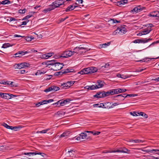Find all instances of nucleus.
<instances>
[{"mask_svg": "<svg viewBox=\"0 0 159 159\" xmlns=\"http://www.w3.org/2000/svg\"><path fill=\"white\" fill-rule=\"evenodd\" d=\"M3 126L4 127L8 129H9V128H10V126L8 125L6 123H4L3 124Z\"/></svg>", "mask_w": 159, "mask_h": 159, "instance_id": "obj_58", "label": "nucleus"}, {"mask_svg": "<svg viewBox=\"0 0 159 159\" xmlns=\"http://www.w3.org/2000/svg\"><path fill=\"white\" fill-rule=\"evenodd\" d=\"M24 154L25 155H30V154L32 155H34L37 154L40 155L44 157H45V156H46V154L44 153L38 151H35V152H25L24 153Z\"/></svg>", "mask_w": 159, "mask_h": 159, "instance_id": "obj_7", "label": "nucleus"}, {"mask_svg": "<svg viewBox=\"0 0 159 159\" xmlns=\"http://www.w3.org/2000/svg\"><path fill=\"white\" fill-rule=\"evenodd\" d=\"M105 103H101L100 104H99V106H98V107H102L104 108V107L106 106L105 105H104Z\"/></svg>", "mask_w": 159, "mask_h": 159, "instance_id": "obj_53", "label": "nucleus"}, {"mask_svg": "<svg viewBox=\"0 0 159 159\" xmlns=\"http://www.w3.org/2000/svg\"><path fill=\"white\" fill-rule=\"evenodd\" d=\"M79 48H80V47H77L75 48L74 49L73 51H72V52L73 53V55H74L75 53H77V52L80 51V50H79Z\"/></svg>", "mask_w": 159, "mask_h": 159, "instance_id": "obj_39", "label": "nucleus"}, {"mask_svg": "<svg viewBox=\"0 0 159 159\" xmlns=\"http://www.w3.org/2000/svg\"><path fill=\"white\" fill-rule=\"evenodd\" d=\"M93 96L94 98H104L103 91L98 92L95 95H94Z\"/></svg>", "mask_w": 159, "mask_h": 159, "instance_id": "obj_10", "label": "nucleus"}, {"mask_svg": "<svg viewBox=\"0 0 159 159\" xmlns=\"http://www.w3.org/2000/svg\"><path fill=\"white\" fill-rule=\"evenodd\" d=\"M115 97L117 98V100H123L124 99V98H123V96H122V94H119L116 95Z\"/></svg>", "mask_w": 159, "mask_h": 159, "instance_id": "obj_25", "label": "nucleus"}, {"mask_svg": "<svg viewBox=\"0 0 159 159\" xmlns=\"http://www.w3.org/2000/svg\"><path fill=\"white\" fill-rule=\"evenodd\" d=\"M49 129H44L42 131H38L37 132V133H46L49 130Z\"/></svg>", "mask_w": 159, "mask_h": 159, "instance_id": "obj_36", "label": "nucleus"}, {"mask_svg": "<svg viewBox=\"0 0 159 159\" xmlns=\"http://www.w3.org/2000/svg\"><path fill=\"white\" fill-rule=\"evenodd\" d=\"M73 152H75L72 150L68 151V152L69 153V154L70 155V156H71L72 154H73Z\"/></svg>", "mask_w": 159, "mask_h": 159, "instance_id": "obj_55", "label": "nucleus"}, {"mask_svg": "<svg viewBox=\"0 0 159 159\" xmlns=\"http://www.w3.org/2000/svg\"><path fill=\"white\" fill-rule=\"evenodd\" d=\"M137 95L136 94H127L126 95V97H134L137 96Z\"/></svg>", "mask_w": 159, "mask_h": 159, "instance_id": "obj_48", "label": "nucleus"}, {"mask_svg": "<svg viewBox=\"0 0 159 159\" xmlns=\"http://www.w3.org/2000/svg\"><path fill=\"white\" fill-rule=\"evenodd\" d=\"M126 32V28L124 26H121L117 28V29L114 32L113 34L115 35L118 33L120 34H123L125 33Z\"/></svg>", "mask_w": 159, "mask_h": 159, "instance_id": "obj_3", "label": "nucleus"}, {"mask_svg": "<svg viewBox=\"0 0 159 159\" xmlns=\"http://www.w3.org/2000/svg\"><path fill=\"white\" fill-rule=\"evenodd\" d=\"M116 4H117V5L118 6H121L122 5L121 2L120 1L117 2Z\"/></svg>", "mask_w": 159, "mask_h": 159, "instance_id": "obj_64", "label": "nucleus"}, {"mask_svg": "<svg viewBox=\"0 0 159 159\" xmlns=\"http://www.w3.org/2000/svg\"><path fill=\"white\" fill-rule=\"evenodd\" d=\"M141 42V39H136L133 42L134 43H140Z\"/></svg>", "mask_w": 159, "mask_h": 159, "instance_id": "obj_54", "label": "nucleus"}, {"mask_svg": "<svg viewBox=\"0 0 159 159\" xmlns=\"http://www.w3.org/2000/svg\"><path fill=\"white\" fill-rule=\"evenodd\" d=\"M73 55L72 51H66L63 52L62 54V57L68 58L71 57Z\"/></svg>", "mask_w": 159, "mask_h": 159, "instance_id": "obj_6", "label": "nucleus"}, {"mask_svg": "<svg viewBox=\"0 0 159 159\" xmlns=\"http://www.w3.org/2000/svg\"><path fill=\"white\" fill-rule=\"evenodd\" d=\"M152 40V39L149 38L148 39H147L146 38H145L143 40L141 39V42H140V43H147Z\"/></svg>", "mask_w": 159, "mask_h": 159, "instance_id": "obj_26", "label": "nucleus"}, {"mask_svg": "<svg viewBox=\"0 0 159 159\" xmlns=\"http://www.w3.org/2000/svg\"><path fill=\"white\" fill-rule=\"evenodd\" d=\"M109 66V63H107V64H105V66H102L101 67L102 68L104 67L105 68H108Z\"/></svg>", "mask_w": 159, "mask_h": 159, "instance_id": "obj_60", "label": "nucleus"}, {"mask_svg": "<svg viewBox=\"0 0 159 159\" xmlns=\"http://www.w3.org/2000/svg\"><path fill=\"white\" fill-rule=\"evenodd\" d=\"M70 133L69 131H66L64 132L61 134L59 137H65L68 136L69 134Z\"/></svg>", "mask_w": 159, "mask_h": 159, "instance_id": "obj_20", "label": "nucleus"}, {"mask_svg": "<svg viewBox=\"0 0 159 159\" xmlns=\"http://www.w3.org/2000/svg\"><path fill=\"white\" fill-rule=\"evenodd\" d=\"M79 50H80V52H85L88 50L87 49L85 48L80 47L79 48Z\"/></svg>", "mask_w": 159, "mask_h": 159, "instance_id": "obj_29", "label": "nucleus"}, {"mask_svg": "<svg viewBox=\"0 0 159 159\" xmlns=\"http://www.w3.org/2000/svg\"><path fill=\"white\" fill-rule=\"evenodd\" d=\"M120 104L119 102H116L114 103H113L111 105V108H113L114 107Z\"/></svg>", "mask_w": 159, "mask_h": 159, "instance_id": "obj_47", "label": "nucleus"}, {"mask_svg": "<svg viewBox=\"0 0 159 159\" xmlns=\"http://www.w3.org/2000/svg\"><path fill=\"white\" fill-rule=\"evenodd\" d=\"M66 1V0H57L53 2L51 4V7H52L54 9L64 4V3Z\"/></svg>", "mask_w": 159, "mask_h": 159, "instance_id": "obj_2", "label": "nucleus"}, {"mask_svg": "<svg viewBox=\"0 0 159 159\" xmlns=\"http://www.w3.org/2000/svg\"><path fill=\"white\" fill-rule=\"evenodd\" d=\"M29 20H26L25 21H23L22 22V24L21 25H25L27 23L29 22Z\"/></svg>", "mask_w": 159, "mask_h": 159, "instance_id": "obj_56", "label": "nucleus"}, {"mask_svg": "<svg viewBox=\"0 0 159 159\" xmlns=\"http://www.w3.org/2000/svg\"><path fill=\"white\" fill-rule=\"evenodd\" d=\"M128 77H129L128 76H127V75H121V78L125 79L126 78H127Z\"/></svg>", "mask_w": 159, "mask_h": 159, "instance_id": "obj_59", "label": "nucleus"}, {"mask_svg": "<svg viewBox=\"0 0 159 159\" xmlns=\"http://www.w3.org/2000/svg\"><path fill=\"white\" fill-rule=\"evenodd\" d=\"M73 10V5H70L68 6L66 9L65 11L68 12Z\"/></svg>", "mask_w": 159, "mask_h": 159, "instance_id": "obj_27", "label": "nucleus"}, {"mask_svg": "<svg viewBox=\"0 0 159 159\" xmlns=\"http://www.w3.org/2000/svg\"><path fill=\"white\" fill-rule=\"evenodd\" d=\"M26 11V10L25 9H24L23 10H19V13L21 14H24L25 12Z\"/></svg>", "mask_w": 159, "mask_h": 159, "instance_id": "obj_49", "label": "nucleus"}, {"mask_svg": "<svg viewBox=\"0 0 159 159\" xmlns=\"http://www.w3.org/2000/svg\"><path fill=\"white\" fill-rule=\"evenodd\" d=\"M122 5H124L125 4L127 3L128 2L127 0H123L120 1Z\"/></svg>", "mask_w": 159, "mask_h": 159, "instance_id": "obj_52", "label": "nucleus"}, {"mask_svg": "<svg viewBox=\"0 0 159 159\" xmlns=\"http://www.w3.org/2000/svg\"><path fill=\"white\" fill-rule=\"evenodd\" d=\"M150 27H147L142 31L139 34V35L141 36L143 35H145L149 33L152 30V29L149 28Z\"/></svg>", "mask_w": 159, "mask_h": 159, "instance_id": "obj_9", "label": "nucleus"}, {"mask_svg": "<svg viewBox=\"0 0 159 159\" xmlns=\"http://www.w3.org/2000/svg\"><path fill=\"white\" fill-rule=\"evenodd\" d=\"M110 94L114 95V94H117V93L116 89H113L110 90Z\"/></svg>", "mask_w": 159, "mask_h": 159, "instance_id": "obj_33", "label": "nucleus"}, {"mask_svg": "<svg viewBox=\"0 0 159 159\" xmlns=\"http://www.w3.org/2000/svg\"><path fill=\"white\" fill-rule=\"evenodd\" d=\"M139 150H141L142 151L144 152H147V153H148V152H151V153H152V152L153 151H154L155 152H157V151H158V149H152V150H143V149H139Z\"/></svg>", "mask_w": 159, "mask_h": 159, "instance_id": "obj_19", "label": "nucleus"}, {"mask_svg": "<svg viewBox=\"0 0 159 159\" xmlns=\"http://www.w3.org/2000/svg\"><path fill=\"white\" fill-rule=\"evenodd\" d=\"M61 56H62V55H60L56 54L54 56V57L55 59H58V58H60L61 57H62Z\"/></svg>", "mask_w": 159, "mask_h": 159, "instance_id": "obj_50", "label": "nucleus"}, {"mask_svg": "<svg viewBox=\"0 0 159 159\" xmlns=\"http://www.w3.org/2000/svg\"><path fill=\"white\" fill-rule=\"evenodd\" d=\"M63 65L62 63L57 62L53 67V69L54 70H58L61 69L63 67Z\"/></svg>", "mask_w": 159, "mask_h": 159, "instance_id": "obj_5", "label": "nucleus"}, {"mask_svg": "<svg viewBox=\"0 0 159 159\" xmlns=\"http://www.w3.org/2000/svg\"><path fill=\"white\" fill-rule=\"evenodd\" d=\"M9 82H10V83H8V85H10L11 87H14V85L13 84V82H11L10 81H9Z\"/></svg>", "mask_w": 159, "mask_h": 159, "instance_id": "obj_61", "label": "nucleus"}, {"mask_svg": "<svg viewBox=\"0 0 159 159\" xmlns=\"http://www.w3.org/2000/svg\"><path fill=\"white\" fill-rule=\"evenodd\" d=\"M104 105L106 106L104 107L105 108L109 109L111 108V103L110 102L105 103Z\"/></svg>", "mask_w": 159, "mask_h": 159, "instance_id": "obj_28", "label": "nucleus"}, {"mask_svg": "<svg viewBox=\"0 0 159 159\" xmlns=\"http://www.w3.org/2000/svg\"><path fill=\"white\" fill-rule=\"evenodd\" d=\"M22 62L20 63H19L17 65V66L16 67L18 69H21L22 68H24Z\"/></svg>", "mask_w": 159, "mask_h": 159, "instance_id": "obj_40", "label": "nucleus"}, {"mask_svg": "<svg viewBox=\"0 0 159 159\" xmlns=\"http://www.w3.org/2000/svg\"><path fill=\"white\" fill-rule=\"evenodd\" d=\"M86 132L81 133L79 135L81 136L82 139H88V137L86 134Z\"/></svg>", "mask_w": 159, "mask_h": 159, "instance_id": "obj_17", "label": "nucleus"}, {"mask_svg": "<svg viewBox=\"0 0 159 159\" xmlns=\"http://www.w3.org/2000/svg\"><path fill=\"white\" fill-rule=\"evenodd\" d=\"M35 13V12L32 11L30 12V15H27L25 16L23 19V20H28V19L30 18L31 16H32V15L34 14Z\"/></svg>", "mask_w": 159, "mask_h": 159, "instance_id": "obj_21", "label": "nucleus"}, {"mask_svg": "<svg viewBox=\"0 0 159 159\" xmlns=\"http://www.w3.org/2000/svg\"><path fill=\"white\" fill-rule=\"evenodd\" d=\"M156 11H154L150 13L149 14V16H152V17H156V16H157L156 15Z\"/></svg>", "mask_w": 159, "mask_h": 159, "instance_id": "obj_35", "label": "nucleus"}, {"mask_svg": "<svg viewBox=\"0 0 159 159\" xmlns=\"http://www.w3.org/2000/svg\"><path fill=\"white\" fill-rule=\"evenodd\" d=\"M139 115H141V116L144 117L145 118H147L148 117L147 115L143 112H140Z\"/></svg>", "mask_w": 159, "mask_h": 159, "instance_id": "obj_38", "label": "nucleus"}, {"mask_svg": "<svg viewBox=\"0 0 159 159\" xmlns=\"http://www.w3.org/2000/svg\"><path fill=\"white\" fill-rule=\"evenodd\" d=\"M29 52L27 51L24 52L23 51H20L18 52L17 53H15V55L16 56V57H20L21 56L20 55H18L17 56V55H23L26 54L28 53Z\"/></svg>", "mask_w": 159, "mask_h": 159, "instance_id": "obj_13", "label": "nucleus"}, {"mask_svg": "<svg viewBox=\"0 0 159 159\" xmlns=\"http://www.w3.org/2000/svg\"><path fill=\"white\" fill-rule=\"evenodd\" d=\"M75 81H68L67 82L64 83L61 85L62 87L66 89L69 88L72 86L75 83Z\"/></svg>", "mask_w": 159, "mask_h": 159, "instance_id": "obj_4", "label": "nucleus"}, {"mask_svg": "<svg viewBox=\"0 0 159 159\" xmlns=\"http://www.w3.org/2000/svg\"><path fill=\"white\" fill-rule=\"evenodd\" d=\"M104 97H107L110 94V91L105 92L103 91Z\"/></svg>", "mask_w": 159, "mask_h": 159, "instance_id": "obj_41", "label": "nucleus"}, {"mask_svg": "<svg viewBox=\"0 0 159 159\" xmlns=\"http://www.w3.org/2000/svg\"><path fill=\"white\" fill-rule=\"evenodd\" d=\"M3 97V98L6 99H10L9 93H4V96Z\"/></svg>", "mask_w": 159, "mask_h": 159, "instance_id": "obj_31", "label": "nucleus"}, {"mask_svg": "<svg viewBox=\"0 0 159 159\" xmlns=\"http://www.w3.org/2000/svg\"><path fill=\"white\" fill-rule=\"evenodd\" d=\"M129 150L128 149L126 148H123L121 150H117L116 151H113L109 152H123L124 153H129Z\"/></svg>", "mask_w": 159, "mask_h": 159, "instance_id": "obj_8", "label": "nucleus"}, {"mask_svg": "<svg viewBox=\"0 0 159 159\" xmlns=\"http://www.w3.org/2000/svg\"><path fill=\"white\" fill-rule=\"evenodd\" d=\"M10 83L9 81H6L3 82V81L2 80V81H0V83L1 84H4V85H6V84L8 85V83Z\"/></svg>", "mask_w": 159, "mask_h": 159, "instance_id": "obj_44", "label": "nucleus"}, {"mask_svg": "<svg viewBox=\"0 0 159 159\" xmlns=\"http://www.w3.org/2000/svg\"><path fill=\"white\" fill-rule=\"evenodd\" d=\"M110 43L108 42L107 43H104L102 44H101L100 45V48H104L107 47V46L109 45L110 44Z\"/></svg>", "mask_w": 159, "mask_h": 159, "instance_id": "obj_30", "label": "nucleus"}, {"mask_svg": "<svg viewBox=\"0 0 159 159\" xmlns=\"http://www.w3.org/2000/svg\"><path fill=\"white\" fill-rule=\"evenodd\" d=\"M23 65V67L24 68H25L26 67H29L30 65V64L28 63V62H22Z\"/></svg>", "mask_w": 159, "mask_h": 159, "instance_id": "obj_37", "label": "nucleus"}, {"mask_svg": "<svg viewBox=\"0 0 159 159\" xmlns=\"http://www.w3.org/2000/svg\"><path fill=\"white\" fill-rule=\"evenodd\" d=\"M97 84H96L97 85V89H99L103 86L104 83L101 80H98L97 81Z\"/></svg>", "mask_w": 159, "mask_h": 159, "instance_id": "obj_12", "label": "nucleus"}, {"mask_svg": "<svg viewBox=\"0 0 159 159\" xmlns=\"http://www.w3.org/2000/svg\"><path fill=\"white\" fill-rule=\"evenodd\" d=\"M90 89L91 90H94L97 89L96 84L90 86Z\"/></svg>", "mask_w": 159, "mask_h": 159, "instance_id": "obj_43", "label": "nucleus"}, {"mask_svg": "<svg viewBox=\"0 0 159 159\" xmlns=\"http://www.w3.org/2000/svg\"><path fill=\"white\" fill-rule=\"evenodd\" d=\"M71 101V100L69 98H67L65 100H62V102H61V106H63L65 105L70 103V102Z\"/></svg>", "mask_w": 159, "mask_h": 159, "instance_id": "obj_16", "label": "nucleus"}, {"mask_svg": "<svg viewBox=\"0 0 159 159\" xmlns=\"http://www.w3.org/2000/svg\"><path fill=\"white\" fill-rule=\"evenodd\" d=\"M11 46V45L9 43H5L3 44L2 48H5Z\"/></svg>", "mask_w": 159, "mask_h": 159, "instance_id": "obj_32", "label": "nucleus"}, {"mask_svg": "<svg viewBox=\"0 0 159 159\" xmlns=\"http://www.w3.org/2000/svg\"><path fill=\"white\" fill-rule=\"evenodd\" d=\"M46 100H43L41 102H39V103L40 104V105H43L44 104H47V102H46Z\"/></svg>", "mask_w": 159, "mask_h": 159, "instance_id": "obj_51", "label": "nucleus"}, {"mask_svg": "<svg viewBox=\"0 0 159 159\" xmlns=\"http://www.w3.org/2000/svg\"><path fill=\"white\" fill-rule=\"evenodd\" d=\"M97 70H98L96 67H91L84 69L79 72L78 73L81 75L87 74L95 73Z\"/></svg>", "mask_w": 159, "mask_h": 159, "instance_id": "obj_1", "label": "nucleus"}, {"mask_svg": "<svg viewBox=\"0 0 159 159\" xmlns=\"http://www.w3.org/2000/svg\"><path fill=\"white\" fill-rule=\"evenodd\" d=\"M52 91H53V90H52V86L48 88V89L44 90V91L45 92H48Z\"/></svg>", "mask_w": 159, "mask_h": 159, "instance_id": "obj_45", "label": "nucleus"}, {"mask_svg": "<svg viewBox=\"0 0 159 159\" xmlns=\"http://www.w3.org/2000/svg\"><path fill=\"white\" fill-rule=\"evenodd\" d=\"M74 70L73 69L67 68L66 69L63 71L62 72H59L57 73L58 74H57V75H60V74L62 73L61 74H65L68 73L72 72L74 71Z\"/></svg>", "mask_w": 159, "mask_h": 159, "instance_id": "obj_11", "label": "nucleus"}, {"mask_svg": "<svg viewBox=\"0 0 159 159\" xmlns=\"http://www.w3.org/2000/svg\"><path fill=\"white\" fill-rule=\"evenodd\" d=\"M142 9L141 8L140 6H139L138 7H135L132 11L133 12H138L142 11Z\"/></svg>", "mask_w": 159, "mask_h": 159, "instance_id": "obj_14", "label": "nucleus"}, {"mask_svg": "<svg viewBox=\"0 0 159 159\" xmlns=\"http://www.w3.org/2000/svg\"><path fill=\"white\" fill-rule=\"evenodd\" d=\"M57 62V61L55 60L49 61L48 62V64L50 65H53V67H54L55 63H56Z\"/></svg>", "mask_w": 159, "mask_h": 159, "instance_id": "obj_22", "label": "nucleus"}, {"mask_svg": "<svg viewBox=\"0 0 159 159\" xmlns=\"http://www.w3.org/2000/svg\"><path fill=\"white\" fill-rule=\"evenodd\" d=\"M53 54V53H48L42 55V57L45 59H47Z\"/></svg>", "mask_w": 159, "mask_h": 159, "instance_id": "obj_15", "label": "nucleus"}, {"mask_svg": "<svg viewBox=\"0 0 159 159\" xmlns=\"http://www.w3.org/2000/svg\"><path fill=\"white\" fill-rule=\"evenodd\" d=\"M112 20H113V23H119L120 22V21H119L116 20V19H113Z\"/></svg>", "mask_w": 159, "mask_h": 159, "instance_id": "obj_62", "label": "nucleus"}, {"mask_svg": "<svg viewBox=\"0 0 159 159\" xmlns=\"http://www.w3.org/2000/svg\"><path fill=\"white\" fill-rule=\"evenodd\" d=\"M0 3L3 5L9 4L11 3V1L9 0H5L2 1Z\"/></svg>", "mask_w": 159, "mask_h": 159, "instance_id": "obj_24", "label": "nucleus"}, {"mask_svg": "<svg viewBox=\"0 0 159 159\" xmlns=\"http://www.w3.org/2000/svg\"><path fill=\"white\" fill-rule=\"evenodd\" d=\"M126 89L119 88L116 89L117 93L119 94L121 93L125 92L126 91Z\"/></svg>", "mask_w": 159, "mask_h": 159, "instance_id": "obj_23", "label": "nucleus"}, {"mask_svg": "<svg viewBox=\"0 0 159 159\" xmlns=\"http://www.w3.org/2000/svg\"><path fill=\"white\" fill-rule=\"evenodd\" d=\"M143 140L139 139H135L134 141V143H143Z\"/></svg>", "mask_w": 159, "mask_h": 159, "instance_id": "obj_46", "label": "nucleus"}, {"mask_svg": "<svg viewBox=\"0 0 159 159\" xmlns=\"http://www.w3.org/2000/svg\"><path fill=\"white\" fill-rule=\"evenodd\" d=\"M52 10H53V8H52V7H51V5H50L48 8L44 9L43 10V12H44L45 13H46L48 12L49 11Z\"/></svg>", "mask_w": 159, "mask_h": 159, "instance_id": "obj_18", "label": "nucleus"}, {"mask_svg": "<svg viewBox=\"0 0 159 159\" xmlns=\"http://www.w3.org/2000/svg\"><path fill=\"white\" fill-rule=\"evenodd\" d=\"M45 73L43 72H42L41 70H38L37 71V72L36 73L35 75H41L42 74H43Z\"/></svg>", "mask_w": 159, "mask_h": 159, "instance_id": "obj_42", "label": "nucleus"}, {"mask_svg": "<svg viewBox=\"0 0 159 159\" xmlns=\"http://www.w3.org/2000/svg\"><path fill=\"white\" fill-rule=\"evenodd\" d=\"M130 114L134 116H138V115L137 114H136V112H135V111H134L133 112H130Z\"/></svg>", "mask_w": 159, "mask_h": 159, "instance_id": "obj_57", "label": "nucleus"}, {"mask_svg": "<svg viewBox=\"0 0 159 159\" xmlns=\"http://www.w3.org/2000/svg\"><path fill=\"white\" fill-rule=\"evenodd\" d=\"M52 90L53 91H56L58 90L60 88L59 87L55 86H52Z\"/></svg>", "mask_w": 159, "mask_h": 159, "instance_id": "obj_34", "label": "nucleus"}, {"mask_svg": "<svg viewBox=\"0 0 159 159\" xmlns=\"http://www.w3.org/2000/svg\"><path fill=\"white\" fill-rule=\"evenodd\" d=\"M46 100V102H47V103H50L51 102H52L53 101V99H50L48 100Z\"/></svg>", "mask_w": 159, "mask_h": 159, "instance_id": "obj_63", "label": "nucleus"}]
</instances>
